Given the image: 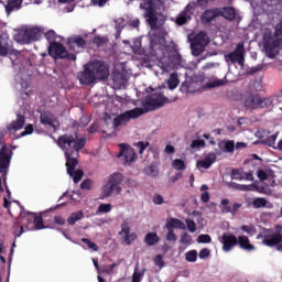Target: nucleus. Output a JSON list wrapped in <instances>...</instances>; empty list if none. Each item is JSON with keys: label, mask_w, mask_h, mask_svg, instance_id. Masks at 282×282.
Returning a JSON list of instances; mask_svg holds the SVG:
<instances>
[{"label": "nucleus", "mask_w": 282, "mask_h": 282, "mask_svg": "<svg viewBox=\"0 0 282 282\" xmlns=\"http://www.w3.org/2000/svg\"><path fill=\"white\" fill-rule=\"evenodd\" d=\"M56 144L64 152L69 177H73V182L78 184V182L83 180L85 172H83V170L76 171V166H78L80 151H83L87 144V138L80 137L78 132H75L74 134L65 133L57 138Z\"/></svg>", "instance_id": "nucleus-1"}, {"label": "nucleus", "mask_w": 282, "mask_h": 282, "mask_svg": "<svg viewBox=\"0 0 282 282\" xmlns=\"http://www.w3.org/2000/svg\"><path fill=\"white\" fill-rule=\"evenodd\" d=\"M262 43L268 58H276L282 47V20L275 25L274 33L271 29H265Z\"/></svg>", "instance_id": "nucleus-2"}, {"label": "nucleus", "mask_w": 282, "mask_h": 282, "mask_svg": "<svg viewBox=\"0 0 282 282\" xmlns=\"http://www.w3.org/2000/svg\"><path fill=\"white\" fill-rule=\"evenodd\" d=\"M164 8V0H142L140 10H143V17L149 25L153 29L158 25V12Z\"/></svg>", "instance_id": "nucleus-3"}, {"label": "nucleus", "mask_w": 282, "mask_h": 282, "mask_svg": "<svg viewBox=\"0 0 282 282\" xmlns=\"http://www.w3.org/2000/svg\"><path fill=\"white\" fill-rule=\"evenodd\" d=\"M20 208L19 217L13 224L14 237H21L25 232V229L34 230V213L26 212L23 206H20Z\"/></svg>", "instance_id": "nucleus-4"}, {"label": "nucleus", "mask_w": 282, "mask_h": 282, "mask_svg": "<svg viewBox=\"0 0 282 282\" xmlns=\"http://www.w3.org/2000/svg\"><path fill=\"white\" fill-rule=\"evenodd\" d=\"M124 175L120 172H115L108 176V181L102 188L104 197H111V195H120L122 193V184Z\"/></svg>", "instance_id": "nucleus-5"}, {"label": "nucleus", "mask_w": 282, "mask_h": 282, "mask_svg": "<svg viewBox=\"0 0 282 282\" xmlns=\"http://www.w3.org/2000/svg\"><path fill=\"white\" fill-rule=\"evenodd\" d=\"M272 107L271 98H262L259 94H249L245 98V108L249 111H254V109H270Z\"/></svg>", "instance_id": "nucleus-6"}, {"label": "nucleus", "mask_w": 282, "mask_h": 282, "mask_svg": "<svg viewBox=\"0 0 282 282\" xmlns=\"http://www.w3.org/2000/svg\"><path fill=\"white\" fill-rule=\"evenodd\" d=\"M257 239H263L262 243L268 246V248L276 247L279 252H282V225H275L274 232L267 235H258Z\"/></svg>", "instance_id": "nucleus-7"}, {"label": "nucleus", "mask_w": 282, "mask_h": 282, "mask_svg": "<svg viewBox=\"0 0 282 282\" xmlns=\"http://www.w3.org/2000/svg\"><path fill=\"white\" fill-rule=\"evenodd\" d=\"M149 111L144 108H134L132 110H127L119 116L115 117L112 121L113 129H118V127H122V124H128L130 120H135L137 118H140V116H144Z\"/></svg>", "instance_id": "nucleus-8"}, {"label": "nucleus", "mask_w": 282, "mask_h": 282, "mask_svg": "<svg viewBox=\"0 0 282 282\" xmlns=\"http://www.w3.org/2000/svg\"><path fill=\"white\" fill-rule=\"evenodd\" d=\"M225 61L231 65H236V63H238V65L243 67V64L246 63V48L243 46V42L238 43L232 52L225 54Z\"/></svg>", "instance_id": "nucleus-9"}, {"label": "nucleus", "mask_w": 282, "mask_h": 282, "mask_svg": "<svg viewBox=\"0 0 282 282\" xmlns=\"http://www.w3.org/2000/svg\"><path fill=\"white\" fill-rule=\"evenodd\" d=\"M207 45L208 40L206 39V33L200 32L196 34L194 39L191 41V50L193 56H199L200 54H203Z\"/></svg>", "instance_id": "nucleus-10"}, {"label": "nucleus", "mask_w": 282, "mask_h": 282, "mask_svg": "<svg viewBox=\"0 0 282 282\" xmlns=\"http://www.w3.org/2000/svg\"><path fill=\"white\" fill-rule=\"evenodd\" d=\"M90 67L96 80H107L109 78V66L105 62L95 61L90 63Z\"/></svg>", "instance_id": "nucleus-11"}, {"label": "nucleus", "mask_w": 282, "mask_h": 282, "mask_svg": "<svg viewBox=\"0 0 282 282\" xmlns=\"http://www.w3.org/2000/svg\"><path fill=\"white\" fill-rule=\"evenodd\" d=\"M10 162H12V151L8 149L7 144H3L0 149L1 175H8V170L10 169Z\"/></svg>", "instance_id": "nucleus-12"}, {"label": "nucleus", "mask_w": 282, "mask_h": 282, "mask_svg": "<svg viewBox=\"0 0 282 282\" xmlns=\"http://www.w3.org/2000/svg\"><path fill=\"white\" fill-rule=\"evenodd\" d=\"M48 55L53 58H68L69 53L65 45L59 42L53 41L48 46Z\"/></svg>", "instance_id": "nucleus-13"}, {"label": "nucleus", "mask_w": 282, "mask_h": 282, "mask_svg": "<svg viewBox=\"0 0 282 282\" xmlns=\"http://www.w3.org/2000/svg\"><path fill=\"white\" fill-rule=\"evenodd\" d=\"M80 85H93L96 83V75L91 70V64H86L84 70L77 75Z\"/></svg>", "instance_id": "nucleus-14"}, {"label": "nucleus", "mask_w": 282, "mask_h": 282, "mask_svg": "<svg viewBox=\"0 0 282 282\" xmlns=\"http://www.w3.org/2000/svg\"><path fill=\"white\" fill-rule=\"evenodd\" d=\"M169 102V98L164 97L163 94H152L149 98L145 99V107H151V109H158L164 107Z\"/></svg>", "instance_id": "nucleus-15"}, {"label": "nucleus", "mask_w": 282, "mask_h": 282, "mask_svg": "<svg viewBox=\"0 0 282 282\" xmlns=\"http://www.w3.org/2000/svg\"><path fill=\"white\" fill-rule=\"evenodd\" d=\"M195 12V3H188L176 18V25H186Z\"/></svg>", "instance_id": "nucleus-16"}, {"label": "nucleus", "mask_w": 282, "mask_h": 282, "mask_svg": "<svg viewBox=\"0 0 282 282\" xmlns=\"http://www.w3.org/2000/svg\"><path fill=\"white\" fill-rule=\"evenodd\" d=\"M121 150L118 154V158H123L126 164H131V162H135V151L133 148L127 145L126 143L120 144Z\"/></svg>", "instance_id": "nucleus-17"}, {"label": "nucleus", "mask_w": 282, "mask_h": 282, "mask_svg": "<svg viewBox=\"0 0 282 282\" xmlns=\"http://www.w3.org/2000/svg\"><path fill=\"white\" fill-rule=\"evenodd\" d=\"M221 243L224 252H230L238 245L237 236L225 232L221 236Z\"/></svg>", "instance_id": "nucleus-18"}, {"label": "nucleus", "mask_w": 282, "mask_h": 282, "mask_svg": "<svg viewBox=\"0 0 282 282\" xmlns=\"http://www.w3.org/2000/svg\"><path fill=\"white\" fill-rule=\"evenodd\" d=\"M219 17V9H207L205 10L200 15V21L203 25H210L213 21H217V18Z\"/></svg>", "instance_id": "nucleus-19"}, {"label": "nucleus", "mask_w": 282, "mask_h": 282, "mask_svg": "<svg viewBox=\"0 0 282 282\" xmlns=\"http://www.w3.org/2000/svg\"><path fill=\"white\" fill-rule=\"evenodd\" d=\"M41 39V30L39 28L25 29L22 33L23 43H32V41H39Z\"/></svg>", "instance_id": "nucleus-20"}, {"label": "nucleus", "mask_w": 282, "mask_h": 282, "mask_svg": "<svg viewBox=\"0 0 282 282\" xmlns=\"http://www.w3.org/2000/svg\"><path fill=\"white\" fill-rule=\"evenodd\" d=\"M112 82H113V85H116V87H124V85L129 83V77L124 72L113 70Z\"/></svg>", "instance_id": "nucleus-21"}, {"label": "nucleus", "mask_w": 282, "mask_h": 282, "mask_svg": "<svg viewBox=\"0 0 282 282\" xmlns=\"http://www.w3.org/2000/svg\"><path fill=\"white\" fill-rule=\"evenodd\" d=\"M218 17H223L227 21H235L237 19V10L232 7L218 8Z\"/></svg>", "instance_id": "nucleus-22"}, {"label": "nucleus", "mask_w": 282, "mask_h": 282, "mask_svg": "<svg viewBox=\"0 0 282 282\" xmlns=\"http://www.w3.org/2000/svg\"><path fill=\"white\" fill-rule=\"evenodd\" d=\"M25 127V116L18 113L17 120L7 126L8 131H21Z\"/></svg>", "instance_id": "nucleus-23"}, {"label": "nucleus", "mask_w": 282, "mask_h": 282, "mask_svg": "<svg viewBox=\"0 0 282 282\" xmlns=\"http://www.w3.org/2000/svg\"><path fill=\"white\" fill-rule=\"evenodd\" d=\"M215 162H217V154H215V152H210L205 156V159L197 162V166L200 169H210Z\"/></svg>", "instance_id": "nucleus-24"}, {"label": "nucleus", "mask_w": 282, "mask_h": 282, "mask_svg": "<svg viewBox=\"0 0 282 282\" xmlns=\"http://www.w3.org/2000/svg\"><path fill=\"white\" fill-rule=\"evenodd\" d=\"M21 6H23V0H8L4 4L7 14L10 15L12 12L21 10Z\"/></svg>", "instance_id": "nucleus-25"}, {"label": "nucleus", "mask_w": 282, "mask_h": 282, "mask_svg": "<svg viewBox=\"0 0 282 282\" xmlns=\"http://www.w3.org/2000/svg\"><path fill=\"white\" fill-rule=\"evenodd\" d=\"M165 228L167 230H175V228H178L180 230H186V225L177 218H170L165 225Z\"/></svg>", "instance_id": "nucleus-26"}, {"label": "nucleus", "mask_w": 282, "mask_h": 282, "mask_svg": "<svg viewBox=\"0 0 282 282\" xmlns=\"http://www.w3.org/2000/svg\"><path fill=\"white\" fill-rule=\"evenodd\" d=\"M238 245L242 250H247L248 252L254 250L256 248L253 247L252 243H250V239L248 236H240L237 238Z\"/></svg>", "instance_id": "nucleus-27"}, {"label": "nucleus", "mask_w": 282, "mask_h": 282, "mask_svg": "<svg viewBox=\"0 0 282 282\" xmlns=\"http://www.w3.org/2000/svg\"><path fill=\"white\" fill-rule=\"evenodd\" d=\"M144 243L150 247L158 246L160 243V236H158V232L150 231L144 237Z\"/></svg>", "instance_id": "nucleus-28"}, {"label": "nucleus", "mask_w": 282, "mask_h": 282, "mask_svg": "<svg viewBox=\"0 0 282 282\" xmlns=\"http://www.w3.org/2000/svg\"><path fill=\"white\" fill-rule=\"evenodd\" d=\"M231 185L234 186V188H237L238 191H252V188H256L258 193H265V187H263V186L259 187L254 184L241 185V184H237V183H231Z\"/></svg>", "instance_id": "nucleus-29"}, {"label": "nucleus", "mask_w": 282, "mask_h": 282, "mask_svg": "<svg viewBox=\"0 0 282 282\" xmlns=\"http://www.w3.org/2000/svg\"><path fill=\"white\" fill-rule=\"evenodd\" d=\"M40 122L42 124H47L48 127H52V129H56V126H54V115L50 112H43L40 116Z\"/></svg>", "instance_id": "nucleus-30"}, {"label": "nucleus", "mask_w": 282, "mask_h": 282, "mask_svg": "<svg viewBox=\"0 0 282 282\" xmlns=\"http://www.w3.org/2000/svg\"><path fill=\"white\" fill-rule=\"evenodd\" d=\"M170 61L173 64V67H186V61L180 53H175L170 56Z\"/></svg>", "instance_id": "nucleus-31"}, {"label": "nucleus", "mask_w": 282, "mask_h": 282, "mask_svg": "<svg viewBox=\"0 0 282 282\" xmlns=\"http://www.w3.org/2000/svg\"><path fill=\"white\" fill-rule=\"evenodd\" d=\"M10 52V41L0 35V56H8Z\"/></svg>", "instance_id": "nucleus-32"}, {"label": "nucleus", "mask_w": 282, "mask_h": 282, "mask_svg": "<svg viewBox=\"0 0 282 282\" xmlns=\"http://www.w3.org/2000/svg\"><path fill=\"white\" fill-rule=\"evenodd\" d=\"M180 85V77L177 76V73H172L170 75V78L167 79V87L169 89H177V86Z\"/></svg>", "instance_id": "nucleus-33"}, {"label": "nucleus", "mask_w": 282, "mask_h": 282, "mask_svg": "<svg viewBox=\"0 0 282 282\" xmlns=\"http://www.w3.org/2000/svg\"><path fill=\"white\" fill-rule=\"evenodd\" d=\"M83 217H85V214L82 210L72 213L67 218V224H69V226H74V224H76V221H80Z\"/></svg>", "instance_id": "nucleus-34"}, {"label": "nucleus", "mask_w": 282, "mask_h": 282, "mask_svg": "<svg viewBox=\"0 0 282 282\" xmlns=\"http://www.w3.org/2000/svg\"><path fill=\"white\" fill-rule=\"evenodd\" d=\"M279 137V132L272 135H269L267 139L263 140V144L265 147H271V149H276L274 144H276V138Z\"/></svg>", "instance_id": "nucleus-35"}, {"label": "nucleus", "mask_w": 282, "mask_h": 282, "mask_svg": "<svg viewBox=\"0 0 282 282\" xmlns=\"http://www.w3.org/2000/svg\"><path fill=\"white\" fill-rule=\"evenodd\" d=\"M70 43H74L75 45H77V47H80L82 50H85V47H87V41L80 35L73 37Z\"/></svg>", "instance_id": "nucleus-36"}, {"label": "nucleus", "mask_w": 282, "mask_h": 282, "mask_svg": "<svg viewBox=\"0 0 282 282\" xmlns=\"http://www.w3.org/2000/svg\"><path fill=\"white\" fill-rule=\"evenodd\" d=\"M33 226L34 230H43V228H45V225H43V216H36V214H34Z\"/></svg>", "instance_id": "nucleus-37"}, {"label": "nucleus", "mask_w": 282, "mask_h": 282, "mask_svg": "<svg viewBox=\"0 0 282 282\" xmlns=\"http://www.w3.org/2000/svg\"><path fill=\"white\" fill-rule=\"evenodd\" d=\"M82 243H85L93 252H98V250H100L98 245H96V242H93L88 238H82Z\"/></svg>", "instance_id": "nucleus-38"}, {"label": "nucleus", "mask_w": 282, "mask_h": 282, "mask_svg": "<svg viewBox=\"0 0 282 282\" xmlns=\"http://www.w3.org/2000/svg\"><path fill=\"white\" fill-rule=\"evenodd\" d=\"M131 227H129V220H123V223L121 224V230L119 231V235L122 236L124 235V237L131 235Z\"/></svg>", "instance_id": "nucleus-39"}, {"label": "nucleus", "mask_w": 282, "mask_h": 282, "mask_svg": "<svg viewBox=\"0 0 282 282\" xmlns=\"http://www.w3.org/2000/svg\"><path fill=\"white\" fill-rule=\"evenodd\" d=\"M109 40H107V37H102L100 35H96L93 40L94 45H96L97 47H102V45H107Z\"/></svg>", "instance_id": "nucleus-40"}, {"label": "nucleus", "mask_w": 282, "mask_h": 282, "mask_svg": "<svg viewBox=\"0 0 282 282\" xmlns=\"http://www.w3.org/2000/svg\"><path fill=\"white\" fill-rule=\"evenodd\" d=\"M173 169L176 171H184L186 169V163L182 159H176L172 163Z\"/></svg>", "instance_id": "nucleus-41"}, {"label": "nucleus", "mask_w": 282, "mask_h": 282, "mask_svg": "<svg viewBox=\"0 0 282 282\" xmlns=\"http://www.w3.org/2000/svg\"><path fill=\"white\" fill-rule=\"evenodd\" d=\"M191 85H193V82L185 80L181 85V91L182 94H191L193 93V89L191 88Z\"/></svg>", "instance_id": "nucleus-42"}, {"label": "nucleus", "mask_w": 282, "mask_h": 282, "mask_svg": "<svg viewBox=\"0 0 282 282\" xmlns=\"http://www.w3.org/2000/svg\"><path fill=\"white\" fill-rule=\"evenodd\" d=\"M186 261L189 263H195L197 261V250H191L185 254Z\"/></svg>", "instance_id": "nucleus-43"}, {"label": "nucleus", "mask_w": 282, "mask_h": 282, "mask_svg": "<svg viewBox=\"0 0 282 282\" xmlns=\"http://www.w3.org/2000/svg\"><path fill=\"white\" fill-rule=\"evenodd\" d=\"M205 147H206V141L202 139H196L191 143V149H204Z\"/></svg>", "instance_id": "nucleus-44"}, {"label": "nucleus", "mask_w": 282, "mask_h": 282, "mask_svg": "<svg viewBox=\"0 0 282 282\" xmlns=\"http://www.w3.org/2000/svg\"><path fill=\"white\" fill-rule=\"evenodd\" d=\"M254 208H265L268 206V200L265 198H256L253 200Z\"/></svg>", "instance_id": "nucleus-45"}, {"label": "nucleus", "mask_w": 282, "mask_h": 282, "mask_svg": "<svg viewBox=\"0 0 282 282\" xmlns=\"http://www.w3.org/2000/svg\"><path fill=\"white\" fill-rule=\"evenodd\" d=\"M181 243H183V246H191V243H193V237L186 232L181 235Z\"/></svg>", "instance_id": "nucleus-46"}, {"label": "nucleus", "mask_w": 282, "mask_h": 282, "mask_svg": "<svg viewBox=\"0 0 282 282\" xmlns=\"http://www.w3.org/2000/svg\"><path fill=\"white\" fill-rule=\"evenodd\" d=\"M113 206L111 204H100L98 206L97 213H111Z\"/></svg>", "instance_id": "nucleus-47"}, {"label": "nucleus", "mask_w": 282, "mask_h": 282, "mask_svg": "<svg viewBox=\"0 0 282 282\" xmlns=\"http://www.w3.org/2000/svg\"><path fill=\"white\" fill-rule=\"evenodd\" d=\"M228 204H230V200H228V198H224L221 200V206H225L221 208V213H225V214L231 213L232 207L228 206Z\"/></svg>", "instance_id": "nucleus-48"}, {"label": "nucleus", "mask_w": 282, "mask_h": 282, "mask_svg": "<svg viewBox=\"0 0 282 282\" xmlns=\"http://www.w3.org/2000/svg\"><path fill=\"white\" fill-rule=\"evenodd\" d=\"M210 241H213V238L210 237V235H199L197 238V242L198 243H210Z\"/></svg>", "instance_id": "nucleus-49"}, {"label": "nucleus", "mask_w": 282, "mask_h": 282, "mask_svg": "<svg viewBox=\"0 0 282 282\" xmlns=\"http://www.w3.org/2000/svg\"><path fill=\"white\" fill-rule=\"evenodd\" d=\"M46 41H48V43H54V41H56V32L54 30H50L44 34Z\"/></svg>", "instance_id": "nucleus-50"}, {"label": "nucleus", "mask_w": 282, "mask_h": 282, "mask_svg": "<svg viewBox=\"0 0 282 282\" xmlns=\"http://www.w3.org/2000/svg\"><path fill=\"white\" fill-rule=\"evenodd\" d=\"M154 263L158 268H160V270H162V268H164V256L156 254L154 258Z\"/></svg>", "instance_id": "nucleus-51"}, {"label": "nucleus", "mask_w": 282, "mask_h": 282, "mask_svg": "<svg viewBox=\"0 0 282 282\" xmlns=\"http://www.w3.org/2000/svg\"><path fill=\"white\" fill-rule=\"evenodd\" d=\"M144 272H147V269H143L142 272L134 271L132 274V282L142 281V278L144 276Z\"/></svg>", "instance_id": "nucleus-52"}, {"label": "nucleus", "mask_w": 282, "mask_h": 282, "mask_svg": "<svg viewBox=\"0 0 282 282\" xmlns=\"http://www.w3.org/2000/svg\"><path fill=\"white\" fill-rule=\"evenodd\" d=\"M166 241H171L172 243L177 241V235H175V230L167 229Z\"/></svg>", "instance_id": "nucleus-53"}, {"label": "nucleus", "mask_w": 282, "mask_h": 282, "mask_svg": "<svg viewBox=\"0 0 282 282\" xmlns=\"http://www.w3.org/2000/svg\"><path fill=\"white\" fill-rule=\"evenodd\" d=\"M185 224L189 230V232H196L197 231V224H195L194 220H191V219H186L185 220Z\"/></svg>", "instance_id": "nucleus-54"}, {"label": "nucleus", "mask_w": 282, "mask_h": 282, "mask_svg": "<svg viewBox=\"0 0 282 282\" xmlns=\"http://www.w3.org/2000/svg\"><path fill=\"white\" fill-rule=\"evenodd\" d=\"M33 132H34V127L32 124H28L24 131L20 133V138H25V135H31V133Z\"/></svg>", "instance_id": "nucleus-55"}, {"label": "nucleus", "mask_w": 282, "mask_h": 282, "mask_svg": "<svg viewBox=\"0 0 282 282\" xmlns=\"http://www.w3.org/2000/svg\"><path fill=\"white\" fill-rule=\"evenodd\" d=\"M241 230H243V232H247V235H254L257 232V229L252 225L251 226L243 225L241 226Z\"/></svg>", "instance_id": "nucleus-56"}, {"label": "nucleus", "mask_w": 282, "mask_h": 282, "mask_svg": "<svg viewBox=\"0 0 282 282\" xmlns=\"http://www.w3.org/2000/svg\"><path fill=\"white\" fill-rule=\"evenodd\" d=\"M138 237V235H135V232H132L128 236H124V243H127V246H131V241H135V238Z\"/></svg>", "instance_id": "nucleus-57"}, {"label": "nucleus", "mask_w": 282, "mask_h": 282, "mask_svg": "<svg viewBox=\"0 0 282 282\" xmlns=\"http://www.w3.org/2000/svg\"><path fill=\"white\" fill-rule=\"evenodd\" d=\"M149 142H144V141H139L137 143V148L139 149V153L140 155H142V153H144V150L147 149V147H149Z\"/></svg>", "instance_id": "nucleus-58"}, {"label": "nucleus", "mask_w": 282, "mask_h": 282, "mask_svg": "<svg viewBox=\"0 0 282 282\" xmlns=\"http://www.w3.org/2000/svg\"><path fill=\"white\" fill-rule=\"evenodd\" d=\"M80 188L83 191H91V180H84L82 183H80Z\"/></svg>", "instance_id": "nucleus-59"}, {"label": "nucleus", "mask_w": 282, "mask_h": 282, "mask_svg": "<svg viewBox=\"0 0 282 282\" xmlns=\"http://www.w3.org/2000/svg\"><path fill=\"white\" fill-rule=\"evenodd\" d=\"M225 149L227 153H235V141H227L225 143Z\"/></svg>", "instance_id": "nucleus-60"}, {"label": "nucleus", "mask_w": 282, "mask_h": 282, "mask_svg": "<svg viewBox=\"0 0 282 282\" xmlns=\"http://www.w3.org/2000/svg\"><path fill=\"white\" fill-rule=\"evenodd\" d=\"M118 264L117 263H112L108 267H104V269L101 270V272L104 274H112L113 273V269L117 267Z\"/></svg>", "instance_id": "nucleus-61"}, {"label": "nucleus", "mask_w": 282, "mask_h": 282, "mask_svg": "<svg viewBox=\"0 0 282 282\" xmlns=\"http://www.w3.org/2000/svg\"><path fill=\"white\" fill-rule=\"evenodd\" d=\"M210 256V249H202L198 253L199 259H208Z\"/></svg>", "instance_id": "nucleus-62"}, {"label": "nucleus", "mask_w": 282, "mask_h": 282, "mask_svg": "<svg viewBox=\"0 0 282 282\" xmlns=\"http://www.w3.org/2000/svg\"><path fill=\"white\" fill-rule=\"evenodd\" d=\"M208 3H215V0H197L198 8H208Z\"/></svg>", "instance_id": "nucleus-63"}, {"label": "nucleus", "mask_w": 282, "mask_h": 282, "mask_svg": "<svg viewBox=\"0 0 282 282\" xmlns=\"http://www.w3.org/2000/svg\"><path fill=\"white\" fill-rule=\"evenodd\" d=\"M257 176L260 178V182H265V180H268V173L263 170H258Z\"/></svg>", "instance_id": "nucleus-64"}]
</instances>
